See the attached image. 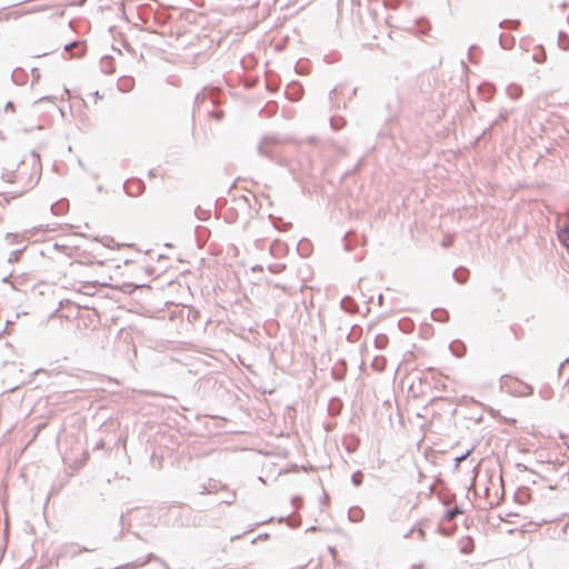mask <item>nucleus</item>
Listing matches in <instances>:
<instances>
[{"mask_svg":"<svg viewBox=\"0 0 569 569\" xmlns=\"http://www.w3.org/2000/svg\"><path fill=\"white\" fill-rule=\"evenodd\" d=\"M501 388L516 397H527L532 393V387L530 385L509 375L501 378Z\"/></svg>","mask_w":569,"mask_h":569,"instance_id":"obj_1","label":"nucleus"},{"mask_svg":"<svg viewBox=\"0 0 569 569\" xmlns=\"http://www.w3.org/2000/svg\"><path fill=\"white\" fill-rule=\"evenodd\" d=\"M462 513V510H460L458 507H455L452 509H449L445 512V516L443 518L447 520V521H451L457 515H460Z\"/></svg>","mask_w":569,"mask_h":569,"instance_id":"obj_2","label":"nucleus"},{"mask_svg":"<svg viewBox=\"0 0 569 569\" xmlns=\"http://www.w3.org/2000/svg\"><path fill=\"white\" fill-rule=\"evenodd\" d=\"M559 240H560V242H561L565 247L569 248V232H568V231H561V232L559 233Z\"/></svg>","mask_w":569,"mask_h":569,"instance_id":"obj_3","label":"nucleus"},{"mask_svg":"<svg viewBox=\"0 0 569 569\" xmlns=\"http://www.w3.org/2000/svg\"><path fill=\"white\" fill-rule=\"evenodd\" d=\"M377 345L382 348L385 347V345L387 343V337L386 336H381V337H378L377 340H376Z\"/></svg>","mask_w":569,"mask_h":569,"instance_id":"obj_4","label":"nucleus"},{"mask_svg":"<svg viewBox=\"0 0 569 569\" xmlns=\"http://www.w3.org/2000/svg\"><path fill=\"white\" fill-rule=\"evenodd\" d=\"M93 282L97 283V284H102V286L106 284V282L102 281V280H94Z\"/></svg>","mask_w":569,"mask_h":569,"instance_id":"obj_5","label":"nucleus"}]
</instances>
